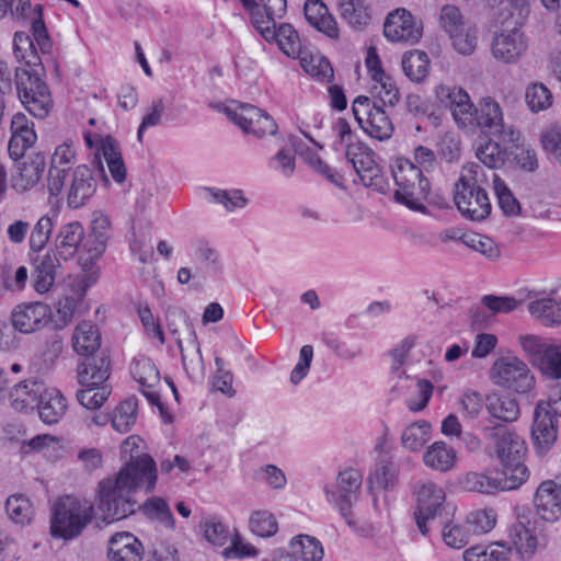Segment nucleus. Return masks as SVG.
<instances>
[{"label": "nucleus", "mask_w": 561, "mask_h": 561, "mask_svg": "<svg viewBox=\"0 0 561 561\" xmlns=\"http://www.w3.org/2000/svg\"><path fill=\"white\" fill-rule=\"evenodd\" d=\"M414 494L416 496L415 520L419 530L425 536L428 534L427 523L439 517L445 510L444 490L432 481L417 483Z\"/></svg>", "instance_id": "nucleus-12"}, {"label": "nucleus", "mask_w": 561, "mask_h": 561, "mask_svg": "<svg viewBox=\"0 0 561 561\" xmlns=\"http://www.w3.org/2000/svg\"><path fill=\"white\" fill-rule=\"evenodd\" d=\"M392 178L397 185L394 199L413 210L424 211L423 202L427 198L431 184L421 169L405 158L396 159Z\"/></svg>", "instance_id": "nucleus-5"}, {"label": "nucleus", "mask_w": 561, "mask_h": 561, "mask_svg": "<svg viewBox=\"0 0 561 561\" xmlns=\"http://www.w3.org/2000/svg\"><path fill=\"white\" fill-rule=\"evenodd\" d=\"M461 243L491 261L499 259L501 254L497 244L490 237L480 233H465Z\"/></svg>", "instance_id": "nucleus-48"}, {"label": "nucleus", "mask_w": 561, "mask_h": 561, "mask_svg": "<svg viewBox=\"0 0 561 561\" xmlns=\"http://www.w3.org/2000/svg\"><path fill=\"white\" fill-rule=\"evenodd\" d=\"M492 55L504 64L516 62L527 49L524 34L518 28L503 31L492 42Z\"/></svg>", "instance_id": "nucleus-20"}, {"label": "nucleus", "mask_w": 561, "mask_h": 561, "mask_svg": "<svg viewBox=\"0 0 561 561\" xmlns=\"http://www.w3.org/2000/svg\"><path fill=\"white\" fill-rule=\"evenodd\" d=\"M45 389V383L35 379H28L18 383L10 392L13 408L20 411L28 408L34 409L39 398L43 397Z\"/></svg>", "instance_id": "nucleus-32"}, {"label": "nucleus", "mask_w": 561, "mask_h": 561, "mask_svg": "<svg viewBox=\"0 0 561 561\" xmlns=\"http://www.w3.org/2000/svg\"><path fill=\"white\" fill-rule=\"evenodd\" d=\"M144 554V545L129 531H117L107 540V561H142Z\"/></svg>", "instance_id": "nucleus-15"}, {"label": "nucleus", "mask_w": 561, "mask_h": 561, "mask_svg": "<svg viewBox=\"0 0 561 561\" xmlns=\"http://www.w3.org/2000/svg\"><path fill=\"white\" fill-rule=\"evenodd\" d=\"M494 453L503 467V476L510 479L508 488H518L528 478L524 463L527 447L517 433L496 426L492 433Z\"/></svg>", "instance_id": "nucleus-4"}, {"label": "nucleus", "mask_w": 561, "mask_h": 561, "mask_svg": "<svg viewBox=\"0 0 561 561\" xmlns=\"http://www.w3.org/2000/svg\"><path fill=\"white\" fill-rule=\"evenodd\" d=\"M476 156L490 169L489 172H493L492 170L500 168L505 161V151L500 147L499 142L491 139L477 148Z\"/></svg>", "instance_id": "nucleus-51"}, {"label": "nucleus", "mask_w": 561, "mask_h": 561, "mask_svg": "<svg viewBox=\"0 0 561 561\" xmlns=\"http://www.w3.org/2000/svg\"><path fill=\"white\" fill-rule=\"evenodd\" d=\"M34 19L32 21V34L33 38L36 42L37 46L42 50L43 54H49L51 49V41L47 33L44 20H43V9L42 5H35L34 10Z\"/></svg>", "instance_id": "nucleus-63"}, {"label": "nucleus", "mask_w": 561, "mask_h": 561, "mask_svg": "<svg viewBox=\"0 0 561 561\" xmlns=\"http://www.w3.org/2000/svg\"><path fill=\"white\" fill-rule=\"evenodd\" d=\"M383 34L392 42L409 43L417 42L422 35L412 14L405 9H397L387 16Z\"/></svg>", "instance_id": "nucleus-16"}, {"label": "nucleus", "mask_w": 561, "mask_h": 561, "mask_svg": "<svg viewBox=\"0 0 561 561\" xmlns=\"http://www.w3.org/2000/svg\"><path fill=\"white\" fill-rule=\"evenodd\" d=\"M435 93L438 102L451 112L457 126L467 133L480 129L483 134L503 137L507 141L518 140L519 133L504 125L502 108L492 98L481 99L476 106L460 87L440 84Z\"/></svg>", "instance_id": "nucleus-2"}, {"label": "nucleus", "mask_w": 561, "mask_h": 561, "mask_svg": "<svg viewBox=\"0 0 561 561\" xmlns=\"http://www.w3.org/2000/svg\"><path fill=\"white\" fill-rule=\"evenodd\" d=\"M305 16L313 27L327 36L331 38L339 37L337 23L322 1L307 0L305 3Z\"/></svg>", "instance_id": "nucleus-28"}, {"label": "nucleus", "mask_w": 561, "mask_h": 561, "mask_svg": "<svg viewBox=\"0 0 561 561\" xmlns=\"http://www.w3.org/2000/svg\"><path fill=\"white\" fill-rule=\"evenodd\" d=\"M108 237V218L103 214L95 215L91 224V234L85 239L82 245V249L87 251V256L81 252L79 259V265L84 272L90 271L96 260L104 253Z\"/></svg>", "instance_id": "nucleus-13"}, {"label": "nucleus", "mask_w": 561, "mask_h": 561, "mask_svg": "<svg viewBox=\"0 0 561 561\" xmlns=\"http://www.w3.org/2000/svg\"><path fill=\"white\" fill-rule=\"evenodd\" d=\"M495 514L492 511H477L467 516V525L471 535L486 534L495 526Z\"/></svg>", "instance_id": "nucleus-62"}, {"label": "nucleus", "mask_w": 561, "mask_h": 561, "mask_svg": "<svg viewBox=\"0 0 561 561\" xmlns=\"http://www.w3.org/2000/svg\"><path fill=\"white\" fill-rule=\"evenodd\" d=\"M398 474L397 466L389 460H381L376 465L374 473L368 478L371 488L388 489L393 485Z\"/></svg>", "instance_id": "nucleus-53"}, {"label": "nucleus", "mask_w": 561, "mask_h": 561, "mask_svg": "<svg viewBox=\"0 0 561 561\" xmlns=\"http://www.w3.org/2000/svg\"><path fill=\"white\" fill-rule=\"evenodd\" d=\"M93 505L73 496L60 497L54 507L50 534L55 538L70 540L78 537L92 520Z\"/></svg>", "instance_id": "nucleus-6"}, {"label": "nucleus", "mask_w": 561, "mask_h": 561, "mask_svg": "<svg viewBox=\"0 0 561 561\" xmlns=\"http://www.w3.org/2000/svg\"><path fill=\"white\" fill-rule=\"evenodd\" d=\"M111 394L108 386L82 387L77 391V399L81 405L89 410L101 408Z\"/></svg>", "instance_id": "nucleus-50"}, {"label": "nucleus", "mask_w": 561, "mask_h": 561, "mask_svg": "<svg viewBox=\"0 0 561 561\" xmlns=\"http://www.w3.org/2000/svg\"><path fill=\"white\" fill-rule=\"evenodd\" d=\"M352 111L358 125L370 137L382 141L392 136L393 124L388 113L368 96H357L353 102Z\"/></svg>", "instance_id": "nucleus-7"}, {"label": "nucleus", "mask_w": 561, "mask_h": 561, "mask_svg": "<svg viewBox=\"0 0 561 561\" xmlns=\"http://www.w3.org/2000/svg\"><path fill=\"white\" fill-rule=\"evenodd\" d=\"M492 178L494 193L497 197L499 206L506 216H516L520 211L519 202L513 195L505 182L494 172H489Z\"/></svg>", "instance_id": "nucleus-44"}, {"label": "nucleus", "mask_w": 561, "mask_h": 561, "mask_svg": "<svg viewBox=\"0 0 561 561\" xmlns=\"http://www.w3.org/2000/svg\"><path fill=\"white\" fill-rule=\"evenodd\" d=\"M253 534L260 537H271L278 530L276 517L268 511L254 512L249 520Z\"/></svg>", "instance_id": "nucleus-52"}, {"label": "nucleus", "mask_w": 561, "mask_h": 561, "mask_svg": "<svg viewBox=\"0 0 561 561\" xmlns=\"http://www.w3.org/2000/svg\"><path fill=\"white\" fill-rule=\"evenodd\" d=\"M95 191L96 182L91 169L85 164L78 165L71 175L67 197L68 206L73 209L83 206L93 196Z\"/></svg>", "instance_id": "nucleus-23"}, {"label": "nucleus", "mask_w": 561, "mask_h": 561, "mask_svg": "<svg viewBox=\"0 0 561 561\" xmlns=\"http://www.w3.org/2000/svg\"><path fill=\"white\" fill-rule=\"evenodd\" d=\"M84 238V229L79 221H71L62 225L55 238V251L60 260L69 261L78 254L80 259L81 252L87 256V251L82 249Z\"/></svg>", "instance_id": "nucleus-19"}, {"label": "nucleus", "mask_w": 561, "mask_h": 561, "mask_svg": "<svg viewBox=\"0 0 561 561\" xmlns=\"http://www.w3.org/2000/svg\"><path fill=\"white\" fill-rule=\"evenodd\" d=\"M229 115L242 130L256 137L275 135L277 131V125L273 117L254 105L243 104Z\"/></svg>", "instance_id": "nucleus-14"}, {"label": "nucleus", "mask_w": 561, "mask_h": 561, "mask_svg": "<svg viewBox=\"0 0 561 561\" xmlns=\"http://www.w3.org/2000/svg\"><path fill=\"white\" fill-rule=\"evenodd\" d=\"M301 65L308 75L319 81L330 82L334 77L330 61L323 56L317 55L311 56L309 59L304 58Z\"/></svg>", "instance_id": "nucleus-55"}, {"label": "nucleus", "mask_w": 561, "mask_h": 561, "mask_svg": "<svg viewBox=\"0 0 561 561\" xmlns=\"http://www.w3.org/2000/svg\"><path fill=\"white\" fill-rule=\"evenodd\" d=\"M540 141L547 156L561 165V125H550L542 131Z\"/></svg>", "instance_id": "nucleus-54"}, {"label": "nucleus", "mask_w": 561, "mask_h": 561, "mask_svg": "<svg viewBox=\"0 0 561 561\" xmlns=\"http://www.w3.org/2000/svg\"><path fill=\"white\" fill-rule=\"evenodd\" d=\"M345 156L364 185L383 194L388 191V182L369 147L363 142L347 144Z\"/></svg>", "instance_id": "nucleus-10"}, {"label": "nucleus", "mask_w": 561, "mask_h": 561, "mask_svg": "<svg viewBox=\"0 0 561 561\" xmlns=\"http://www.w3.org/2000/svg\"><path fill=\"white\" fill-rule=\"evenodd\" d=\"M38 415L45 424H56L65 415L68 404L66 398L56 388H46L36 405Z\"/></svg>", "instance_id": "nucleus-30"}, {"label": "nucleus", "mask_w": 561, "mask_h": 561, "mask_svg": "<svg viewBox=\"0 0 561 561\" xmlns=\"http://www.w3.org/2000/svg\"><path fill=\"white\" fill-rule=\"evenodd\" d=\"M101 345V335L98 328L88 321L77 325L72 334V347L81 356L89 357Z\"/></svg>", "instance_id": "nucleus-34"}, {"label": "nucleus", "mask_w": 561, "mask_h": 561, "mask_svg": "<svg viewBox=\"0 0 561 561\" xmlns=\"http://www.w3.org/2000/svg\"><path fill=\"white\" fill-rule=\"evenodd\" d=\"M50 309L42 302L19 306L12 312L13 327L21 333H32L43 328L49 318Z\"/></svg>", "instance_id": "nucleus-24"}, {"label": "nucleus", "mask_w": 561, "mask_h": 561, "mask_svg": "<svg viewBox=\"0 0 561 561\" xmlns=\"http://www.w3.org/2000/svg\"><path fill=\"white\" fill-rule=\"evenodd\" d=\"M55 218L56 215L53 214L44 215L37 220L30 236V247L33 251L41 252L45 248L51 236Z\"/></svg>", "instance_id": "nucleus-49"}, {"label": "nucleus", "mask_w": 561, "mask_h": 561, "mask_svg": "<svg viewBox=\"0 0 561 561\" xmlns=\"http://www.w3.org/2000/svg\"><path fill=\"white\" fill-rule=\"evenodd\" d=\"M176 344L180 348L182 362L185 369H188L190 366L192 368H195L196 366L202 364L203 358L195 332L192 331L188 333V337L185 345H183L180 339L176 340Z\"/></svg>", "instance_id": "nucleus-58"}, {"label": "nucleus", "mask_w": 561, "mask_h": 561, "mask_svg": "<svg viewBox=\"0 0 561 561\" xmlns=\"http://www.w3.org/2000/svg\"><path fill=\"white\" fill-rule=\"evenodd\" d=\"M363 482L362 473L353 468L341 471L334 484L325 488L328 500L340 511L347 525L353 527L352 507L358 500Z\"/></svg>", "instance_id": "nucleus-8"}, {"label": "nucleus", "mask_w": 561, "mask_h": 561, "mask_svg": "<svg viewBox=\"0 0 561 561\" xmlns=\"http://www.w3.org/2000/svg\"><path fill=\"white\" fill-rule=\"evenodd\" d=\"M142 439L130 435L124 439L121 453L129 460L119 469L114 479H104L99 483L98 507L105 518L119 520L135 512L133 494L145 489L151 492L157 483V466L153 458L140 453Z\"/></svg>", "instance_id": "nucleus-1"}, {"label": "nucleus", "mask_w": 561, "mask_h": 561, "mask_svg": "<svg viewBox=\"0 0 561 561\" xmlns=\"http://www.w3.org/2000/svg\"><path fill=\"white\" fill-rule=\"evenodd\" d=\"M341 16L351 25H363L368 15L362 0H337Z\"/></svg>", "instance_id": "nucleus-56"}, {"label": "nucleus", "mask_w": 561, "mask_h": 561, "mask_svg": "<svg viewBox=\"0 0 561 561\" xmlns=\"http://www.w3.org/2000/svg\"><path fill=\"white\" fill-rule=\"evenodd\" d=\"M373 81V93L383 103V105L394 106L399 101L400 93L392 79L388 75H385L382 78H378Z\"/></svg>", "instance_id": "nucleus-57"}, {"label": "nucleus", "mask_w": 561, "mask_h": 561, "mask_svg": "<svg viewBox=\"0 0 561 561\" xmlns=\"http://www.w3.org/2000/svg\"><path fill=\"white\" fill-rule=\"evenodd\" d=\"M553 396L547 401L540 400L534 410V420L531 425V437L534 445L539 454H546L558 438L559 413H554Z\"/></svg>", "instance_id": "nucleus-11"}, {"label": "nucleus", "mask_w": 561, "mask_h": 561, "mask_svg": "<svg viewBox=\"0 0 561 561\" xmlns=\"http://www.w3.org/2000/svg\"><path fill=\"white\" fill-rule=\"evenodd\" d=\"M431 438V424L417 421L407 426L401 436L403 447L410 451H419Z\"/></svg>", "instance_id": "nucleus-41"}, {"label": "nucleus", "mask_w": 561, "mask_h": 561, "mask_svg": "<svg viewBox=\"0 0 561 561\" xmlns=\"http://www.w3.org/2000/svg\"><path fill=\"white\" fill-rule=\"evenodd\" d=\"M491 373L495 385L517 393H529L535 387V376L527 364L518 357H502L495 360Z\"/></svg>", "instance_id": "nucleus-9"}, {"label": "nucleus", "mask_w": 561, "mask_h": 561, "mask_svg": "<svg viewBox=\"0 0 561 561\" xmlns=\"http://www.w3.org/2000/svg\"><path fill=\"white\" fill-rule=\"evenodd\" d=\"M401 65L404 75L413 82H421L428 75L430 60L424 51L413 50L405 53Z\"/></svg>", "instance_id": "nucleus-39"}, {"label": "nucleus", "mask_w": 561, "mask_h": 561, "mask_svg": "<svg viewBox=\"0 0 561 561\" xmlns=\"http://www.w3.org/2000/svg\"><path fill=\"white\" fill-rule=\"evenodd\" d=\"M525 101L533 113H538L551 107L553 96L551 91L543 83L535 82L527 87Z\"/></svg>", "instance_id": "nucleus-45"}, {"label": "nucleus", "mask_w": 561, "mask_h": 561, "mask_svg": "<svg viewBox=\"0 0 561 561\" xmlns=\"http://www.w3.org/2000/svg\"><path fill=\"white\" fill-rule=\"evenodd\" d=\"M519 343L525 355L533 363V365L537 367H539V365L541 364L548 347L551 345L542 342L539 337L535 335L520 336Z\"/></svg>", "instance_id": "nucleus-61"}, {"label": "nucleus", "mask_w": 561, "mask_h": 561, "mask_svg": "<svg viewBox=\"0 0 561 561\" xmlns=\"http://www.w3.org/2000/svg\"><path fill=\"white\" fill-rule=\"evenodd\" d=\"M130 374L141 388L152 389L160 382V373L156 364L147 357L135 359L130 366Z\"/></svg>", "instance_id": "nucleus-40"}, {"label": "nucleus", "mask_w": 561, "mask_h": 561, "mask_svg": "<svg viewBox=\"0 0 561 561\" xmlns=\"http://www.w3.org/2000/svg\"><path fill=\"white\" fill-rule=\"evenodd\" d=\"M145 513L152 519L159 520L168 528H173L174 516L167 504V502L160 497H153L145 503Z\"/></svg>", "instance_id": "nucleus-60"}, {"label": "nucleus", "mask_w": 561, "mask_h": 561, "mask_svg": "<svg viewBox=\"0 0 561 561\" xmlns=\"http://www.w3.org/2000/svg\"><path fill=\"white\" fill-rule=\"evenodd\" d=\"M276 41L278 47L288 57L296 58L299 56L301 50V43L298 33L294 30L290 24H282L277 30L275 28L272 41Z\"/></svg>", "instance_id": "nucleus-47"}, {"label": "nucleus", "mask_w": 561, "mask_h": 561, "mask_svg": "<svg viewBox=\"0 0 561 561\" xmlns=\"http://www.w3.org/2000/svg\"><path fill=\"white\" fill-rule=\"evenodd\" d=\"M459 483L463 490L481 494H494L497 491L515 489L506 486L510 483L508 478L501 479L497 471L491 469L467 472Z\"/></svg>", "instance_id": "nucleus-22"}, {"label": "nucleus", "mask_w": 561, "mask_h": 561, "mask_svg": "<svg viewBox=\"0 0 561 561\" xmlns=\"http://www.w3.org/2000/svg\"><path fill=\"white\" fill-rule=\"evenodd\" d=\"M5 512L13 523L22 526L30 524L34 515L30 500L23 494L9 496L5 502Z\"/></svg>", "instance_id": "nucleus-42"}, {"label": "nucleus", "mask_w": 561, "mask_h": 561, "mask_svg": "<svg viewBox=\"0 0 561 561\" xmlns=\"http://www.w3.org/2000/svg\"><path fill=\"white\" fill-rule=\"evenodd\" d=\"M508 538L516 553L523 561H529L538 548V538L523 522H517L508 528Z\"/></svg>", "instance_id": "nucleus-33"}, {"label": "nucleus", "mask_w": 561, "mask_h": 561, "mask_svg": "<svg viewBox=\"0 0 561 561\" xmlns=\"http://www.w3.org/2000/svg\"><path fill=\"white\" fill-rule=\"evenodd\" d=\"M456 460L455 449L445 442L433 443L423 455L425 466L439 472H447L453 469Z\"/></svg>", "instance_id": "nucleus-35"}, {"label": "nucleus", "mask_w": 561, "mask_h": 561, "mask_svg": "<svg viewBox=\"0 0 561 561\" xmlns=\"http://www.w3.org/2000/svg\"><path fill=\"white\" fill-rule=\"evenodd\" d=\"M290 556L301 561H321L324 556L322 543L309 535H298L290 540Z\"/></svg>", "instance_id": "nucleus-37"}, {"label": "nucleus", "mask_w": 561, "mask_h": 561, "mask_svg": "<svg viewBox=\"0 0 561 561\" xmlns=\"http://www.w3.org/2000/svg\"><path fill=\"white\" fill-rule=\"evenodd\" d=\"M19 98L25 108L37 118H45L53 107L50 92L30 93L24 89V93H19Z\"/></svg>", "instance_id": "nucleus-43"}, {"label": "nucleus", "mask_w": 561, "mask_h": 561, "mask_svg": "<svg viewBox=\"0 0 561 561\" xmlns=\"http://www.w3.org/2000/svg\"><path fill=\"white\" fill-rule=\"evenodd\" d=\"M138 403L134 398L122 401L111 416L112 427L118 433H127L137 420Z\"/></svg>", "instance_id": "nucleus-38"}, {"label": "nucleus", "mask_w": 561, "mask_h": 561, "mask_svg": "<svg viewBox=\"0 0 561 561\" xmlns=\"http://www.w3.org/2000/svg\"><path fill=\"white\" fill-rule=\"evenodd\" d=\"M33 59L26 60L27 68H18L15 70V84L18 93H24V89L30 93L50 92L47 84L42 80L41 72L43 68L37 55L32 56Z\"/></svg>", "instance_id": "nucleus-29"}, {"label": "nucleus", "mask_w": 561, "mask_h": 561, "mask_svg": "<svg viewBox=\"0 0 561 561\" xmlns=\"http://www.w3.org/2000/svg\"><path fill=\"white\" fill-rule=\"evenodd\" d=\"M549 379H561V344H551L538 367Z\"/></svg>", "instance_id": "nucleus-59"}, {"label": "nucleus", "mask_w": 561, "mask_h": 561, "mask_svg": "<svg viewBox=\"0 0 561 561\" xmlns=\"http://www.w3.org/2000/svg\"><path fill=\"white\" fill-rule=\"evenodd\" d=\"M198 528L205 540L214 546L222 547L228 541V528L218 517L204 518Z\"/></svg>", "instance_id": "nucleus-46"}, {"label": "nucleus", "mask_w": 561, "mask_h": 561, "mask_svg": "<svg viewBox=\"0 0 561 561\" xmlns=\"http://www.w3.org/2000/svg\"><path fill=\"white\" fill-rule=\"evenodd\" d=\"M534 504L542 520L553 523L561 516V485L552 480L540 483L537 488Z\"/></svg>", "instance_id": "nucleus-21"}, {"label": "nucleus", "mask_w": 561, "mask_h": 561, "mask_svg": "<svg viewBox=\"0 0 561 561\" xmlns=\"http://www.w3.org/2000/svg\"><path fill=\"white\" fill-rule=\"evenodd\" d=\"M11 138L8 144V152L13 160L24 157L25 151L33 147L37 140L34 123L23 113H16L11 119Z\"/></svg>", "instance_id": "nucleus-18"}, {"label": "nucleus", "mask_w": 561, "mask_h": 561, "mask_svg": "<svg viewBox=\"0 0 561 561\" xmlns=\"http://www.w3.org/2000/svg\"><path fill=\"white\" fill-rule=\"evenodd\" d=\"M96 153L106 161L112 178L118 183L123 182L126 178V168L115 140L111 137L100 138Z\"/></svg>", "instance_id": "nucleus-36"}, {"label": "nucleus", "mask_w": 561, "mask_h": 561, "mask_svg": "<svg viewBox=\"0 0 561 561\" xmlns=\"http://www.w3.org/2000/svg\"><path fill=\"white\" fill-rule=\"evenodd\" d=\"M59 257L49 251L46 253H38L33 259V277L34 288L37 293H47L54 285L57 270L61 267Z\"/></svg>", "instance_id": "nucleus-27"}, {"label": "nucleus", "mask_w": 561, "mask_h": 561, "mask_svg": "<svg viewBox=\"0 0 561 561\" xmlns=\"http://www.w3.org/2000/svg\"><path fill=\"white\" fill-rule=\"evenodd\" d=\"M111 374V359L106 352L81 362L77 367V379L81 387L106 386Z\"/></svg>", "instance_id": "nucleus-25"}, {"label": "nucleus", "mask_w": 561, "mask_h": 561, "mask_svg": "<svg viewBox=\"0 0 561 561\" xmlns=\"http://www.w3.org/2000/svg\"><path fill=\"white\" fill-rule=\"evenodd\" d=\"M485 409L492 417L508 423L516 421L520 414L517 400L508 393L497 391L485 397Z\"/></svg>", "instance_id": "nucleus-31"}, {"label": "nucleus", "mask_w": 561, "mask_h": 561, "mask_svg": "<svg viewBox=\"0 0 561 561\" xmlns=\"http://www.w3.org/2000/svg\"><path fill=\"white\" fill-rule=\"evenodd\" d=\"M46 169L45 156L41 152L30 154L19 164L18 172L12 176V185L16 191L24 192L36 185Z\"/></svg>", "instance_id": "nucleus-26"}, {"label": "nucleus", "mask_w": 561, "mask_h": 561, "mask_svg": "<svg viewBox=\"0 0 561 561\" xmlns=\"http://www.w3.org/2000/svg\"><path fill=\"white\" fill-rule=\"evenodd\" d=\"M449 36L454 48L463 56L471 55L477 48L478 35L474 27H463Z\"/></svg>", "instance_id": "nucleus-64"}, {"label": "nucleus", "mask_w": 561, "mask_h": 561, "mask_svg": "<svg viewBox=\"0 0 561 561\" xmlns=\"http://www.w3.org/2000/svg\"><path fill=\"white\" fill-rule=\"evenodd\" d=\"M489 172L478 163L462 167L455 184L454 201L460 214L473 221L485 219L491 213V203L486 193Z\"/></svg>", "instance_id": "nucleus-3"}, {"label": "nucleus", "mask_w": 561, "mask_h": 561, "mask_svg": "<svg viewBox=\"0 0 561 561\" xmlns=\"http://www.w3.org/2000/svg\"><path fill=\"white\" fill-rule=\"evenodd\" d=\"M76 160V151L71 144L59 145L51 157L48 171V191L50 195L57 196L65 187L67 172Z\"/></svg>", "instance_id": "nucleus-17"}]
</instances>
